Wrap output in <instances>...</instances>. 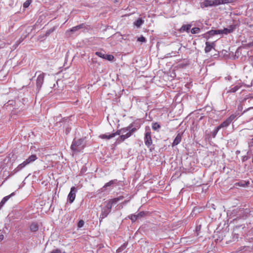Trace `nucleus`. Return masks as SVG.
Masks as SVG:
<instances>
[{
  "label": "nucleus",
  "mask_w": 253,
  "mask_h": 253,
  "mask_svg": "<svg viewBox=\"0 0 253 253\" xmlns=\"http://www.w3.org/2000/svg\"><path fill=\"white\" fill-rule=\"evenodd\" d=\"M247 45L249 47L253 46V37L250 40V41L249 42Z\"/></svg>",
  "instance_id": "30"
},
{
  "label": "nucleus",
  "mask_w": 253,
  "mask_h": 253,
  "mask_svg": "<svg viewBox=\"0 0 253 253\" xmlns=\"http://www.w3.org/2000/svg\"><path fill=\"white\" fill-rule=\"evenodd\" d=\"M51 253H62L61 250L59 249H55L51 252ZM63 253H65L64 252Z\"/></svg>",
  "instance_id": "28"
},
{
  "label": "nucleus",
  "mask_w": 253,
  "mask_h": 253,
  "mask_svg": "<svg viewBox=\"0 0 253 253\" xmlns=\"http://www.w3.org/2000/svg\"><path fill=\"white\" fill-rule=\"evenodd\" d=\"M77 192V189L74 186H73L71 188L70 193L68 195V199L71 203H73L76 198V193Z\"/></svg>",
  "instance_id": "6"
},
{
  "label": "nucleus",
  "mask_w": 253,
  "mask_h": 253,
  "mask_svg": "<svg viewBox=\"0 0 253 253\" xmlns=\"http://www.w3.org/2000/svg\"><path fill=\"white\" fill-rule=\"evenodd\" d=\"M137 41L140 42H145L146 40L145 38L144 37L141 36L138 38Z\"/></svg>",
  "instance_id": "29"
},
{
  "label": "nucleus",
  "mask_w": 253,
  "mask_h": 253,
  "mask_svg": "<svg viewBox=\"0 0 253 253\" xmlns=\"http://www.w3.org/2000/svg\"><path fill=\"white\" fill-rule=\"evenodd\" d=\"M95 54L98 56L103 59V58L104 57L105 53L103 52L97 51L95 52Z\"/></svg>",
  "instance_id": "20"
},
{
  "label": "nucleus",
  "mask_w": 253,
  "mask_h": 253,
  "mask_svg": "<svg viewBox=\"0 0 253 253\" xmlns=\"http://www.w3.org/2000/svg\"><path fill=\"white\" fill-rule=\"evenodd\" d=\"M85 144L84 139H75L71 146V149L74 153H76L81 151Z\"/></svg>",
  "instance_id": "3"
},
{
  "label": "nucleus",
  "mask_w": 253,
  "mask_h": 253,
  "mask_svg": "<svg viewBox=\"0 0 253 253\" xmlns=\"http://www.w3.org/2000/svg\"><path fill=\"white\" fill-rule=\"evenodd\" d=\"M133 131V129H132L131 130H128V128H125L117 131L116 133H113L111 134H102L100 135V137L103 139H109L115 137L117 135H121L120 138L122 141H124L130 136Z\"/></svg>",
  "instance_id": "1"
},
{
  "label": "nucleus",
  "mask_w": 253,
  "mask_h": 253,
  "mask_svg": "<svg viewBox=\"0 0 253 253\" xmlns=\"http://www.w3.org/2000/svg\"><path fill=\"white\" fill-rule=\"evenodd\" d=\"M44 74L43 73L40 74L37 80V86L38 87H41L44 80Z\"/></svg>",
  "instance_id": "8"
},
{
  "label": "nucleus",
  "mask_w": 253,
  "mask_h": 253,
  "mask_svg": "<svg viewBox=\"0 0 253 253\" xmlns=\"http://www.w3.org/2000/svg\"><path fill=\"white\" fill-rule=\"evenodd\" d=\"M160 127V126L157 123H154L152 126V128L154 130H157Z\"/></svg>",
  "instance_id": "22"
},
{
  "label": "nucleus",
  "mask_w": 253,
  "mask_h": 253,
  "mask_svg": "<svg viewBox=\"0 0 253 253\" xmlns=\"http://www.w3.org/2000/svg\"><path fill=\"white\" fill-rule=\"evenodd\" d=\"M181 140V136L180 134H178L176 137L175 138L173 142V145H178Z\"/></svg>",
  "instance_id": "11"
},
{
  "label": "nucleus",
  "mask_w": 253,
  "mask_h": 253,
  "mask_svg": "<svg viewBox=\"0 0 253 253\" xmlns=\"http://www.w3.org/2000/svg\"><path fill=\"white\" fill-rule=\"evenodd\" d=\"M200 29L199 28H193L192 29L191 32L192 34H198L200 32Z\"/></svg>",
  "instance_id": "18"
},
{
  "label": "nucleus",
  "mask_w": 253,
  "mask_h": 253,
  "mask_svg": "<svg viewBox=\"0 0 253 253\" xmlns=\"http://www.w3.org/2000/svg\"><path fill=\"white\" fill-rule=\"evenodd\" d=\"M126 247L125 246H123L122 247H121V248H119L118 250H117V252H121L124 248H125Z\"/></svg>",
  "instance_id": "32"
},
{
  "label": "nucleus",
  "mask_w": 253,
  "mask_h": 253,
  "mask_svg": "<svg viewBox=\"0 0 253 253\" xmlns=\"http://www.w3.org/2000/svg\"><path fill=\"white\" fill-rule=\"evenodd\" d=\"M143 23V20L141 18H139L137 20L134 24L137 27H139Z\"/></svg>",
  "instance_id": "16"
},
{
  "label": "nucleus",
  "mask_w": 253,
  "mask_h": 253,
  "mask_svg": "<svg viewBox=\"0 0 253 253\" xmlns=\"http://www.w3.org/2000/svg\"><path fill=\"white\" fill-rule=\"evenodd\" d=\"M238 89V88L237 87H236H236H234V88H232V89L230 90V91H231V92H235L236 91H237Z\"/></svg>",
  "instance_id": "33"
},
{
  "label": "nucleus",
  "mask_w": 253,
  "mask_h": 253,
  "mask_svg": "<svg viewBox=\"0 0 253 253\" xmlns=\"http://www.w3.org/2000/svg\"><path fill=\"white\" fill-rule=\"evenodd\" d=\"M82 25H79L77 26H75L73 27L70 30V32H74L77 31V30L80 29L82 28Z\"/></svg>",
  "instance_id": "17"
},
{
  "label": "nucleus",
  "mask_w": 253,
  "mask_h": 253,
  "mask_svg": "<svg viewBox=\"0 0 253 253\" xmlns=\"http://www.w3.org/2000/svg\"><path fill=\"white\" fill-rule=\"evenodd\" d=\"M114 56L111 54H108L107 57V60L110 61H111L114 59Z\"/></svg>",
  "instance_id": "26"
},
{
  "label": "nucleus",
  "mask_w": 253,
  "mask_h": 253,
  "mask_svg": "<svg viewBox=\"0 0 253 253\" xmlns=\"http://www.w3.org/2000/svg\"><path fill=\"white\" fill-rule=\"evenodd\" d=\"M143 214V212H140L136 215H131L129 218L132 221H135L138 217L142 216Z\"/></svg>",
  "instance_id": "10"
},
{
  "label": "nucleus",
  "mask_w": 253,
  "mask_h": 253,
  "mask_svg": "<svg viewBox=\"0 0 253 253\" xmlns=\"http://www.w3.org/2000/svg\"><path fill=\"white\" fill-rule=\"evenodd\" d=\"M13 193L10 195L4 197L0 203V209L3 206V205L6 202V201L10 198Z\"/></svg>",
  "instance_id": "13"
},
{
  "label": "nucleus",
  "mask_w": 253,
  "mask_h": 253,
  "mask_svg": "<svg viewBox=\"0 0 253 253\" xmlns=\"http://www.w3.org/2000/svg\"><path fill=\"white\" fill-rule=\"evenodd\" d=\"M4 231L3 230H0V241H1L4 239Z\"/></svg>",
  "instance_id": "24"
},
{
  "label": "nucleus",
  "mask_w": 253,
  "mask_h": 253,
  "mask_svg": "<svg viewBox=\"0 0 253 253\" xmlns=\"http://www.w3.org/2000/svg\"><path fill=\"white\" fill-rule=\"evenodd\" d=\"M230 124V123L227 119L226 120L224 121L223 123H222L219 126V127H220L221 128L227 127Z\"/></svg>",
  "instance_id": "15"
},
{
  "label": "nucleus",
  "mask_w": 253,
  "mask_h": 253,
  "mask_svg": "<svg viewBox=\"0 0 253 253\" xmlns=\"http://www.w3.org/2000/svg\"><path fill=\"white\" fill-rule=\"evenodd\" d=\"M32 0H26L23 4V7L24 8H27L30 4L31 3Z\"/></svg>",
  "instance_id": "19"
},
{
  "label": "nucleus",
  "mask_w": 253,
  "mask_h": 253,
  "mask_svg": "<svg viewBox=\"0 0 253 253\" xmlns=\"http://www.w3.org/2000/svg\"><path fill=\"white\" fill-rule=\"evenodd\" d=\"M37 159V157L36 155H32L29 157H28L25 161H24L22 163L19 165L12 172V174H15L18 171L22 169H23L27 165L34 162Z\"/></svg>",
  "instance_id": "4"
},
{
  "label": "nucleus",
  "mask_w": 253,
  "mask_h": 253,
  "mask_svg": "<svg viewBox=\"0 0 253 253\" xmlns=\"http://www.w3.org/2000/svg\"><path fill=\"white\" fill-rule=\"evenodd\" d=\"M152 141L151 137L150 132H147L145 133V143L147 146H150L152 144Z\"/></svg>",
  "instance_id": "7"
},
{
  "label": "nucleus",
  "mask_w": 253,
  "mask_h": 253,
  "mask_svg": "<svg viewBox=\"0 0 253 253\" xmlns=\"http://www.w3.org/2000/svg\"><path fill=\"white\" fill-rule=\"evenodd\" d=\"M191 27V25H183L180 29V32H183L185 31L188 32Z\"/></svg>",
  "instance_id": "12"
},
{
  "label": "nucleus",
  "mask_w": 253,
  "mask_h": 253,
  "mask_svg": "<svg viewBox=\"0 0 253 253\" xmlns=\"http://www.w3.org/2000/svg\"><path fill=\"white\" fill-rule=\"evenodd\" d=\"M237 117V115H231L228 119L227 120H228V121L231 123L232 122V121Z\"/></svg>",
  "instance_id": "21"
},
{
  "label": "nucleus",
  "mask_w": 253,
  "mask_h": 253,
  "mask_svg": "<svg viewBox=\"0 0 253 253\" xmlns=\"http://www.w3.org/2000/svg\"><path fill=\"white\" fill-rule=\"evenodd\" d=\"M30 230L32 231H36L38 230V225L37 223H33L32 224H31V225H30Z\"/></svg>",
  "instance_id": "14"
},
{
  "label": "nucleus",
  "mask_w": 253,
  "mask_h": 253,
  "mask_svg": "<svg viewBox=\"0 0 253 253\" xmlns=\"http://www.w3.org/2000/svg\"><path fill=\"white\" fill-rule=\"evenodd\" d=\"M123 197L120 196L113 199L110 200L107 202L106 207L102 209V212L101 214V217L104 218L107 216V215L111 211L112 206L116 204L119 201L123 200Z\"/></svg>",
  "instance_id": "2"
},
{
  "label": "nucleus",
  "mask_w": 253,
  "mask_h": 253,
  "mask_svg": "<svg viewBox=\"0 0 253 253\" xmlns=\"http://www.w3.org/2000/svg\"><path fill=\"white\" fill-rule=\"evenodd\" d=\"M206 46L205 48V51L206 53H208V52L211 51V50L214 48V42L210 43L209 42H206Z\"/></svg>",
  "instance_id": "9"
},
{
  "label": "nucleus",
  "mask_w": 253,
  "mask_h": 253,
  "mask_svg": "<svg viewBox=\"0 0 253 253\" xmlns=\"http://www.w3.org/2000/svg\"><path fill=\"white\" fill-rule=\"evenodd\" d=\"M107 55H108V54H105L104 57L103 58V59L107 60Z\"/></svg>",
  "instance_id": "34"
},
{
  "label": "nucleus",
  "mask_w": 253,
  "mask_h": 253,
  "mask_svg": "<svg viewBox=\"0 0 253 253\" xmlns=\"http://www.w3.org/2000/svg\"><path fill=\"white\" fill-rule=\"evenodd\" d=\"M114 181H115V180H111V181H110L109 182H107V183H106L105 184V185L104 186L103 188H105V187H107L111 186V185L114 184Z\"/></svg>",
  "instance_id": "23"
},
{
  "label": "nucleus",
  "mask_w": 253,
  "mask_h": 253,
  "mask_svg": "<svg viewBox=\"0 0 253 253\" xmlns=\"http://www.w3.org/2000/svg\"><path fill=\"white\" fill-rule=\"evenodd\" d=\"M221 128L219 127V126H218L217 127H216L214 130V136H215V135L217 134V133L218 132V131H219V130Z\"/></svg>",
  "instance_id": "31"
},
{
  "label": "nucleus",
  "mask_w": 253,
  "mask_h": 253,
  "mask_svg": "<svg viewBox=\"0 0 253 253\" xmlns=\"http://www.w3.org/2000/svg\"><path fill=\"white\" fill-rule=\"evenodd\" d=\"M249 184V182H241L240 183H239V185L241 186H243V187H245L246 186H247L248 184Z\"/></svg>",
  "instance_id": "25"
},
{
  "label": "nucleus",
  "mask_w": 253,
  "mask_h": 253,
  "mask_svg": "<svg viewBox=\"0 0 253 253\" xmlns=\"http://www.w3.org/2000/svg\"><path fill=\"white\" fill-rule=\"evenodd\" d=\"M233 31V28H225L223 30H211L209 32V34L210 35L213 36L217 34L220 35H227L229 33H231Z\"/></svg>",
  "instance_id": "5"
},
{
  "label": "nucleus",
  "mask_w": 253,
  "mask_h": 253,
  "mask_svg": "<svg viewBox=\"0 0 253 253\" xmlns=\"http://www.w3.org/2000/svg\"><path fill=\"white\" fill-rule=\"evenodd\" d=\"M84 221L82 220H81L79 221L78 226V227L81 228L84 226Z\"/></svg>",
  "instance_id": "27"
}]
</instances>
